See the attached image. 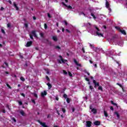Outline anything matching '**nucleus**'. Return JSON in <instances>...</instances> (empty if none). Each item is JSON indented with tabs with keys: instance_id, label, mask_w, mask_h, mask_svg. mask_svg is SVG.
I'll use <instances>...</instances> for the list:
<instances>
[{
	"instance_id": "1",
	"label": "nucleus",
	"mask_w": 127,
	"mask_h": 127,
	"mask_svg": "<svg viewBox=\"0 0 127 127\" xmlns=\"http://www.w3.org/2000/svg\"><path fill=\"white\" fill-rule=\"evenodd\" d=\"M29 35L31 39H33V36L34 37H37L36 34H35V31H32L31 33H30Z\"/></svg>"
},
{
	"instance_id": "2",
	"label": "nucleus",
	"mask_w": 127,
	"mask_h": 127,
	"mask_svg": "<svg viewBox=\"0 0 127 127\" xmlns=\"http://www.w3.org/2000/svg\"><path fill=\"white\" fill-rule=\"evenodd\" d=\"M95 28L97 30V32H96V34H97V35L98 36H102L103 37V34L98 32V31H100V30L99 29V28H98V27H95Z\"/></svg>"
},
{
	"instance_id": "3",
	"label": "nucleus",
	"mask_w": 127,
	"mask_h": 127,
	"mask_svg": "<svg viewBox=\"0 0 127 127\" xmlns=\"http://www.w3.org/2000/svg\"><path fill=\"white\" fill-rule=\"evenodd\" d=\"M60 57L61 58V61H59V63H66V62H67V60L62 59V56H60Z\"/></svg>"
},
{
	"instance_id": "4",
	"label": "nucleus",
	"mask_w": 127,
	"mask_h": 127,
	"mask_svg": "<svg viewBox=\"0 0 127 127\" xmlns=\"http://www.w3.org/2000/svg\"><path fill=\"white\" fill-rule=\"evenodd\" d=\"M106 6L107 8H108L110 11H112V10H111V8H110V4L109 3V2H108L107 1H106Z\"/></svg>"
},
{
	"instance_id": "5",
	"label": "nucleus",
	"mask_w": 127,
	"mask_h": 127,
	"mask_svg": "<svg viewBox=\"0 0 127 127\" xmlns=\"http://www.w3.org/2000/svg\"><path fill=\"white\" fill-rule=\"evenodd\" d=\"M74 62L75 64L76 65H77L78 67H82V65H81V64H79V63H78V62H77L76 60H74Z\"/></svg>"
},
{
	"instance_id": "6",
	"label": "nucleus",
	"mask_w": 127,
	"mask_h": 127,
	"mask_svg": "<svg viewBox=\"0 0 127 127\" xmlns=\"http://www.w3.org/2000/svg\"><path fill=\"white\" fill-rule=\"evenodd\" d=\"M62 3L63 5H64V6L67 7V8L69 9H72V6H71L70 5H67L66 4H65V3H64V2H63Z\"/></svg>"
},
{
	"instance_id": "7",
	"label": "nucleus",
	"mask_w": 127,
	"mask_h": 127,
	"mask_svg": "<svg viewBox=\"0 0 127 127\" xmlns=\"http://www.w3.org/2000/svg\"><path fill=\"white\" fill-rule=\"evenodd\" d=\"M92 126V122L91 121H87L86 122V126L88 127H90Z\"/></svg>"
},
{
	"instance_id": "8",
	"label": "nucleus",
	"mask_w": 127,
	"mask_h": 127,
	"mask_svg": "<svg viewBox=\"0 0 127 127\" xmlns=\"http://www.w3.org/2000/svg\"><path fill=\"white\" fill-rule=\"evenodd\" d=\"M94 125L95 126H100V125H101V122H100V121H96L94 122Z\"/></svg>"
},
{
	"instance_id": "9",
	"label": "nucleus",
	"mask_w": 127,
	"mask_h": 127,
	"mask_svg": "<svg viewBox=\"0 0 127 127\" xmlns=\"http://www.w3.org/2000/svg\"><path fill=\"white\" fill-rule=\"evenodd\" d=\"M39 123L40 124V125H41V126H42L43 127H49L47 126V125H46V124L45 123H42L40 121H39Z\"/></svg>"
},
{
	"instance_id": "10",
	"label": "nucleus",
	"mask_w": 127,
	"mask_h": 127,
	"mask_svg": "<svg viewBox=\"0 0 127 127\" xmlns=\"http://www.w3.org/2000/svg\"><path fill=\"white\" fill-rule=\"evenodd\" d=\"M93 83L94 84V87L95 88H97V86H99V83L98 82H96V80H93Z\"/></svg>"
},
{
	"instance_id": "11",
	"label": "nucleus",
	"mask_w": 127,
	"mask_h": 127,
	"mask_svg": "<svg viewBox=\"0 0 127 127\" xmlns=\"http://www.w3.org/2000/svg\"><path fill=\"white\" fill-rule=\"evenodd\" d=\"M32 44V42H31V41L28 42L27 43V44L26 45V47H29V46H30Z\"/></svg>"
},
{
	"instance_id": "12",
	"label": "nucleus",
	"mask_w": 127,
	"mask_h": 127,
	"mask_svg": "<svg viewBox=\"0 0 127 127\" xmlns=\"http://www.w3.org/2000/svg\"><path fill=\"white\" fill-rule=\"evenodd\" d=\"M13 6L16 9V10H18V9H19V8L17 7V5L16 4V3H15V2H13Z\"/></svg>"
},
{
	"instance_id": "13",
	"label": "nucleus",
	"mask_w": 127,
	"mask_h": 127,
	"mask_svg": "<svg viewBox=\"0 0 127 127\" xmlns=\"http://www.w3.org/2000/svg\"><path fill=\"white\" fill-rule=\"evenodd\" d=\"M46 95H47V92H46L45 91L41 93L42 97H44V96H46Z\"/></svg>"
},
{
	"instance_id": "14",
	"label": "nucleus",
	"mask_w": 127,
	"mask_h": 127,
	"mask_svg": "<svg viewBox=\"0 0 127 127\" xmlns=\"http://www.w3.org/2000/svg\"><path fill=\"white\" fill-rule=\"evenodd\" d=\"M53 40L54 41H57V40H58V39H57V36H53Z\"/></svg>"
},
{
	"instance_id": "15",
	"label": "nucleus",
	"mask_w": 127,
	"mask_h": 127,
	"mask_svg": "<svg viewBox=\"0 0 127 127\" xmlns=\"http://www.w3.org/2000/svg\"><path fill=\"white\" fill-rule=\"evenodd\" d=\"M91 112H92L93 114H97V109L93 108L91 110Z\"/></svg>"
},
{
	"instance_id": "16",
	"label": "nucleus",
	"mask_w": 127,
	"mask_h": 127,
	"mask_svg": "<svg viewBox=\"0 0 127 127\" xmlns=\"http://www.w3.org/2000/svg\"><path fill=\"white\" fill-rule=\"evenodd\" d=\"M120 32H121V33H122V34H124V35H126L127 34V33H126V31L125 30H122L120 29Z\"/></svg>"
},
{
	"instance_id": "17",
	"label": "nucleus",
	"mask_w": 127,
	"mask_h": 127,
	"mask_svg": "<svg viewBox=\"0 0 127 127\" xmlns=\"http://www.w3.org/2000/svg\"><path fill=\"white\" fill-rule=\"evenodd\" d=\"M47 85L48 86L49 90H50L51 89V88L52 87V86H51V84L50 83H48Z\"/></svg>"
},
{
	"instance_id": "18",
	"label": "nucleus",
	"mask_w": 127,
	"mask_h": 127,
	"mask_svg": "<svg viewBox=\"0 0 127 127\" xmlns=\"http://www.w3.org/2000/svg\"><path fill=\"white\" fill-rule=\"evenodd\" d=\"M115 115H116V116H117L118 119H120V114H119V113L118 112H115Z\"/></svg>"
},
{
	"instance_id": "19",
	"label": "nucleus",
	"mask_w": 127,
	"mask_h": 127,
	"mask_svg": "<svg viewBox=\"0 0 127 127\" xmlns=\"http://www.w3.org/2000/svg\"><path fill=\"white\" fill-rule=\"evenodd\" d=\"M104 113L105 117L107 118L108 117V113L106 111H104Z\"/></svg>"
},
{
	"instance_id": "20",
	"label": "nucleus",
	"mask_w": 127,
	"mask_h": 127,
	"mask_svg": "<svg viewBox=\"0 0 127 127\" xmlns=\"http://www.w3.org/2000/svg\"><path fill=\"white\" fill-rule=\"evenodd\" d=\"M20 113L22 116H24V112H23V111H21Z\"/></svg>"
},
{
	"instance_id": "21",
	"label": "nucleus",
	"mask_w": 127,
	"mask_h": 127,
	"mask_svg": "<svg viewBox=\"0 0 127 127\" xmlns=\"http://www.w3.org/2000/svg\"><path fill=\"white\" fill-rule=\"evenodd\" d=\"M20 80L24 81H25V79H24V78H23V77H20Z\"/></svg>"
},
{
	"instance_id": "22",
	"label": "nucleus",
	"mask_w": 127,
	"mask_h": 127,
	"mask_svg": "<svg viewBox=\"0 0 127 127\" xmlns=\"http://www.w3.org/2000/svg\"><path fill=\"white\" fill-rule=\"evenodd\" d=\"M98 90H100V91H103V87H102V86H99Z\"/></svg>"
},
{
	"instance_id": "23",
	"label": "nucleus",
	"mask_w": 127,
	"mask_h": 127,
	"mask_svg": "<svg viewBox=\"0 0 127 127\" xmlns=\"http://www.w3.org/2000/svg\"><path fill=\"white\" fill-rule=\"evenodd\" d=\"M44 28L45 29H47V24H46V23H45L44 24Z\"/></svg>"
},
{
	"instance_id": "24",
	"label": "nucleus",
	"mask_w": 127,
	"mask_h": 127,
	"mask_svg": "<svg viewBox=\"0 0 127 127\" xmlns=\"http://www.w3.org/2000/svg\"><path fill=\"white\" fill-rule=\"evenodd\" d=\"M111 104H112V105H114V106H117V104L114 103V101H111Z\"/></svg>"
},
{
	"instance_id": "25",
	"label": "nucleus",
	"mask_w": 127,
	"mask_h": 127,
	"mask_svg": "<svg viewBox=\"0 0 127 127\" xmlns=\"http://www.w3.org/2000/svg\"><path fill=\"white\" fill-rule=\"evenodd\" d=\"M1 31L2 33H3L4 34H5V32H4V30H3V29H1Z\"/></svg>"
},
{
	"instance_id": "26",
	"label": "nucleus",
	"mask_w": 127,
	"mask_h": 127,
	"mask_svg": "<svg viewBox=\"0 0 127 127\" xmlns=\"http://www.w3.org/2000/svg\"><path fill=\"white\" fill-rule=\"evenodd\" d=\"M66 102L68 103V104H69V103H70V99L69 98H67Z\"/></svg>"
},
{
	"instance_id": "27",
	"label": "nucleus",
	"mask_w": 127,
	"mask_h": 127,
	"mask_svg": "<svg viewBox=\"0 0 127 127\" xmlns=\"http://www.w3.org/2000/svg\"><path fill=\"white\" fill-rule=\"evenodd\" d=\"M18 103L19 104V105H20V106H21V105H22V102L21 101H18Z\"/></svg>"
},
{
	"instance_id": "28",
	"label": "nucleus",
	"mask_w": 127,
	"mask_h": 127,
	"mask_svg": "<svg viewBox=\"0 0 127 127\" xmlns=\"http://www.w3.org/2000/svg\"><path fill=\"white\" fill-rule=\"evenodd\" d=\"M33 95L35 98H38L37 94L36 93H33Z\"/></svg>"
},
{
	"instance_id": "29",
	"label": "nucleus",
	"mask_w": 127,
	"mask_h": 127,
	"mask_svg": "<svg viewBox=\"0 0 127 127\" xmlns=\"http://www.w3.org/2000/svg\"><path fill=\"white\" fill-rule=\"evenodd\" d=\"M63 73L64 75H67V71L63 70Z\"/></svg>"
},
{
	"instance_id": "30",
	"label": "nucleus",
	"mask_w": 127,
	"mask_h": 127,
	"mask_svg": "<svg viewBox=\"0 0 127 127\" xmlns=\"http://www.w3.org/2000/svg\"><path fill=\"white\" fill-rule=\"evenodd\" d=\"M68 75L70 76V77H72V76H73L72 73L70 72H68Z\"/></svg>"
},
{
	"instance_id": "31",
	"label": "nucleus",
	"mask_w": 127,
	"mask_h": 127,
	"mask_svg": "<svg viewBox=\"0 0 127 127\" xmlns=\"http://www.w3.org/2000/svg\"><path fill=\"white\" fill-rule=\"evenodd\" d=\"M67 96L66 94L64 95V99H67Z\"/></svg>"
},
{
	"instance_id": "32",
	"label": "nucleus",
	"mask_w": 127,
	"mask_h": 127,
	"mask_svg": "<svg viewBox=\"0 0 127 127\" xmlns=\"http://www.w3.org/2000/svg\"><path fill=\"white\" fill-rule=\"evenodd\" d=\"M62 111H63V113H65L66 112V111L65 110V109L64 108H62Z\"/></svg>"
},
{
	"instance_id": "33",
	"label": "nucleus",
	"mask_w": 127,
	"mask_h": 127,
	"mask_svg": "<svg viewBox=\"0 0 127 127\" xmlns=\"http://www.w3.org/2000/svg\"><path fill=\"white\" fill-rule=\"evenodd\" d=\"M48 17H49V18H51V15H50V14H49V13H48Z\"/></svg>"
},
{
	"instance_id": "34",
	"label": "nucleus",
	"mask_w": 127,
	"mask_h": 127,
	"mask_svg": "<svg viewBox=\"0 0 127 127\" xmlns=\"http://www.w3.org/2000/svg\"><path fill=\"white\" fill-rule=\"evenodd\" d=\"M91 15L93 17V18H94V19H96V17H95V15H94V14H91Z\"/></svg>"
},
{
	"instance_id": "35",
	"label": "nucleus",
	"mask_w": 127,
	"mask_h": 127,
	"mask_svg": "<svg viewBox=\"0 0 127 127\" xmlns=\"http://www.w3.org/2000/svg\"><path fill=\"white\" fill-rule=\"evenodd\" d=\"M46 79L48 81H50V79H49V77L48 76H46Z\"/></svg>"
},
{
	"instance_id": "36",
	"label": "nucleus",
	"mask_w": 127,
	"mask_h": 127,
	"mask_svg": "<svg viewBox=\"0 0 127 127\" xmlns=\"http://www.w3.org/2000/svg\"><path fill=\"white\" fill-rule=\"evenodd\" d=\"M7 27H10V23H8L7 24Z\"/></svg>"
},
{
	"instance_id": "37",
	"label": "nucleus",
	"mask_w": 127,
	"mask_h": 127,
	"mask_svg": "<svg viewBox=\"0 0 127 127\" xmlns=\"http://www.w3.org/2000/svg\"><path fill=\"white\" fill-rule=\"evenodd\" d=\"M90 90H93L94 88H93V86H92L91 85L90 86Z\"/></svg>"
},
{
	"instance_id": "38",
	"label": "nucleus",
	"mask_w": 127,
	"mask_h": 127,
	"mask_svg": "<svg viewBox=\"0 0 127 127\" xmlns=\"http://www.w3.org/2000/svg\"><path fill=\"white\" fill-rule=\"evenodd\" d=\"M40 34L41 37H43L44 34L43 33H41Z\"/></svg>"
},
{
	"instance_id": "39",
	"label": "nucleus",
	"mask_w": 127,
	"mask_h": 127,
	"mask_svg": "<svg viewBox=\"0 0 127 127\" xmlns=\"http://www.w3.org/2000/svg\"><path fill=\"white\" fill-rule=\"evenodd\" d=\"M6 86L8 87V88H9L10 89H11V87H10V86H9V85H8V84H6Z\"/></svg>"
},
{
	"instance_id": "40",
	"label": "nucleus",
	"mask_w": 127,
	"mask_h": 127,
	"mask_svg": "<svg viewBox=\"0 0 127 127\" xmlns=\"http://www.w3.org/2000/svg\"><path fill=\"white\" fill-rule=\"evenodd\" d=\"M24 26H25V27H28V25H27V24L26 23L24 24Z\"/></svg>"
},
{
	"instance_id": "41",
	"label": "nucleus",
	"mask_w": 127,
	"mask_h": 127,
	"mask_svg": "<svg viewBox=\"0 0 127 127\" xmlns=\"http://www.w3.org/2000/svg\"><path fill=\"white\" fill-rule=\"evenodd\" d=\"M110 109L112 110V111H114V108L113 107H110Z\"/></svg>"
},
{
	"instance_id": "42",
	"label": "nucleus",
	"mask_w": 127,
	"mask_h": 127,
	"mask_svg": "<svg viewBox=\"0 0 127 127\" xmlns=\"http://www.w3.org/2000/svg\"><path fill=\"white\" fill-rule=\"evenodd\" d=\"M64 22L65 25H67L68 23H67V21H64Z\"/></svg>"
},
{
	"instance_id": "43",
	"label": "nucleus",
	"mask_w": 127,
	"mask_h": 127,
	"mask_svg": "<svg viewBox=\"0 0 127 127\" xmlns=\"http://www.w3.org/2000/svg\"><path fill=\"white\" fill-rule=\"evenodd\" d=\"M21 96H22L23 97H25V95L24 93H22Z\"/></svg>"
},
{
	"instance_id": "44",
	"label": "nucleus",
	"mask_w": 127,
	"mask_h": 127,
	"mask_svg": "<svg viewBox=\"0 0 127 127\" xmlns=\"http://www.w3.org/2000/svg\"><path fill=\"white\" fill-rule=\"evenodd\" d=\"M8 2H9V3H10V4H11L12 2L10 0H8Z\"/></svg>"
},
{
	"instance_id": "45",
	"label": "nucleus",
	"mask_w": 127,
	"mask_h": 127,
	"mask_svg": "<svg viewBox=\"0 0 127 127\" xmlns=\"http://www.w3.org/2000/svg\"><path fill=\"white\" fill-rule=\"evenodd\" d=\"M13 121L15 123L16 122V120L14 118H12Z\"/></svg>"
},
{
	"instance_id": "46",
	"label": "nucleus",
	"mask_w": 127,
	"mask_h": 127,
	"mask_svg": "<svg viewBox=\"0 0 127 127\" xmlns=\"http://www.w3.org/2000/svg\"><path fill=\"white\" fill-rule=\"evenodd\" d=\"M85 80H86V81H89V78H85Z\"/></svg>"
},
{
	"instance_id": "47",
	"label": "nucleus",
	"mask_w": 127,
	"mask_h": 127,
	"mask_svg": "<svg viewBox=\"0 0 127 127\" xmlns=\"http://www.w3.org/2000/svg\"><path fill=\"white\" fill-rule=\"evenodd\" d=\"M117 85H118V86H120V87H122V84H121L117 83Z\"/></svg>"
},
{
	"instance_id": "48",
	"label": "nucleus",
	"mask_w": 127,
	"mask_h": 127,
	"mask_svg": "<svg viewBox=\"0 0 127 127\" xmlns=\"http://www.w3.org/2000/svg\"><path fill=\"white\" fill-rule=\"evenodd\" d=\"M116 29H120V27H115Z\"/></svg>"
},
{
	"instance_id": "49",
	"label": "nucleus",
	"mask_w": 127,
	"mask_h": 127,
	"mask_svg": "<svg viewBox=\"0 0 127 127\" xmlns=\"http://www.w3.org/2000/svg\"><path fill=\"white\" fill-rule=\"evenodd\" d=\"M32 103H34V104H35V101L34 100H32Z\"/></svg>"
},
{
	"instance_id": "50",
	"label": "nucleus",
	"mask_w": 127,
	"mask_h": 127,
	"mask_svg": "<svg viewBox=\"0 0 127 127\" xmlns=\"http://www.w3.org/2000/svg\"><path fill=\"white\" fill-rule=\"evenodd\" d=\"M3 9H4V8H3V7H1L0 8V10H3Z\"/></svg>"
},
{
	"instance_id": "51",
	"label": "nucleus",
	"mask_w": 127,
	"mask_h": 127,
	"mask_svg": "<svg viewBox=\"0 0 127 127\" xmlns=\"http://www.w3.org/2000/svg\"><path fill=\"white\" fill-rule=\"evenodd\" d=\"M65 30V29H64V28H63V29H62V31H63V32H64V31Z\"/></svg>"
},
{
	"instance_id": "52",
	"label": "nucleus",
	"mask_w": 127,
	"mask_h": 127,
	"mask_svg": "<svg viewBox=\"0 0 127 127\" xmlns=\"http://www.w3.org/2000/svg\"><path fill=\"white\" fill-rule=\"evenodd\" d=\"M82 51H83V53H85V50H84V48L82 49Z\"/></svg>"
},
{
	"instance_id": "53",
	"label": "nucleus",
	"mask_w": 127,
	"mask_h": 127,
	"mask_svg": "<svg viewBox=\"0 0 127 127\" xmlns=\"http://www.w3.org/2000/svg\"><path fill=\"white\" fill-rule=\"evenodd\" d=\"M5 64L6 65V66H8V64H7V63H5Z\"/></svg>"
},
{
	"instance_id": "54",
	"label": "nucleus",
	"mask_w": 127,
	"mask_h": 127,
	"mask_svg": "<svg viewBox=\"0 0 127 127\" xmlns=\"http://www.w3.org/2000/svg\"><path fill=\"white\" fill-rule=\"evenodd\" d=\"M90 47H93V45H92V44H90Z\"/></svg>"
},
{
	"instance_id": "55",
	"label": "nucleus",
	"mask_w": 127,
	"mask_h": 127,
	"mask_svg": "<svg viewBox=\"0 0 127 127\" xmlns=\"http://www.w3.org/2000/svg\"><path fill=\"white\" fill-rule=\"evenodd\" d=\"M94 66H95V67H97V64H94Z\"/></svg>"
},
{
	"instance_id": "56",
	"label": "nucleus",
	"mask_w": 127,
	"mask_h": 127,
	"mask_svg": "<svg viewBox=\"0 0 127 127\" xmlns=\"http://www.w3.org/2000/svg\"><path fill=\"white\" fill-rule=\"evenodd\" d=\"M2 112L4 113H5V110H3V111H2Z\"/></svg>"
},
{
	"instance_id": "57",
	"label": "nucleus",
	"mask_w": 127,
	"mask_h": 127,
	"mask_svg": "<svg viewBox=\"0 0 127 127\" xmlns=\"http://www.w3.org/2000/svg\"><path fill=\"white\" fill-rule=\"evenodd\" d=\"M65 2H68V0H64Z\"/></svg>"
},
{
	"instance_id": "58",
	"label": "nucleus",
	"mask_w": 127,
	"mask_h": 127,
	"mask_svg": "<svg viewBox=\"0 0 127 127\" xmlns=\"http://www.w3.org/2000/svg\"><path fill=\"white\" fill-rule=\"evenodd\" d=\"M57 32H58V33L60 32V30H57Z\"/></svg>"
},
{
	"instance_id": "59",
	"label": "nucleus",
	"mask_w": 127,
	"mask_h": 127,
	"mask_svg": "<svg viewBox=\"0 0 127 127\" xmlns=\"http://www.w3.org/2000/svg\"><path fill=\"white\" fill-rule=\"evenodd\" d=\"M65 30H66V31H67V32H69V30L66 29Z\"/></svg>"
},
{
	"instance_id": "60",
	"label": "nucleus",
	"mask_w": 127,
	"mask_h": 127,
	"mask_svg": "<svg viewBox=\"0 0 127 127\" xmlns=\"http://www.w3.org/2000/svg\"><path fill=\"white\" fill-rule=\"evenodd\" d=\"M75 109H74V108L72 109V112H74Z\"/></svg>"
},
{
	"instance_id": "61",
	"label": "nucleus",
	"mask_w": 127,
	"mask_h": 127,
	"mask_svg": "<svg viewBox=\"0 0 127 127\" xmlns=\"http://www.w3.org/2000/svg\"><path fill=\"white\" fill-rule=\"evenodd\" d=\"M87 75H90V73L87 72Z\"/></svg>"
},
{
	"instance_id": "62",
	"label": "nucleus",
	"mask_w": 127,
	"mask_h": 127,
	"mask_svg": "<svg viewBox=\"0 0 127 127\" xmlns=\"http://www.w3.org/2000/svg\"><path fill=\"white\" fill-rule=\"evenodd\" d=\"M18 87H20V84H18Z\"/></svg>"
},
{
	"instance_id": "63",
	"label": "nucleus",
	"mask_w": 127,
	"mask_h": 127,
	"mask_svg": "<svg viewBox=\"0 0 127 127\" xmlns=\"http://www.w3.org/2000/svg\"><path fill=\"white\" fill-rule=\"evenodd\" d=\"M126 5H127V0H126Z\"/></svg>"
},
{
	"instance_id": "64",
	"label": "nucleus",
	"mask_w": 127,
	"mask_h": 127,
	"mask_svg": "<svg viewBox=\"0 0 127 127\" xmlns=\"http://www.w3.org/2000/svg\"><path fill=\"white\" fill-rule=\"evenodd\" d=\"M54 127H57V126H55Z\"/></svg>"
}]
</instances>
